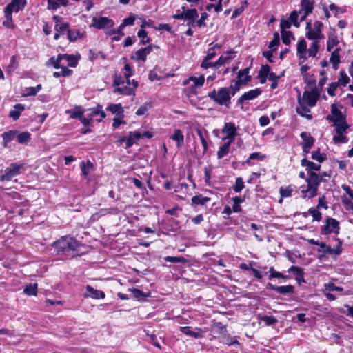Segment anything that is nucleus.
I'll use <instances>...</instances> for the list:
<instances>
[{
	"label": "nucleus",
	"mask_w": 353,
	"mask_h": 353,
	"mask_svg": "<svg viewBox=\"0 0 353 353\" xmlns=\"http://www.w3.org/2000/svg\"><path fill=\"white\" fill-rule=\"evenodd\" d=\"M301 165L303 167H305L308 174L306 179V188H305L304 186L301 187L302 197L308 199L314 198L316 196L318 188L322 181V177L319 176L314 171H319L321 166L320 164L310 161L306 158L301 160Z\"/></svg>",
	"instance_id": "nucleus-1"
},
{
	"label": "nucleus",
	"mask_w": 353,
	"mask_h": 353,
	"mask_svg": "<svg viewBox=\"0 0 353 353\" xmlns=\"http://www.w3.org/2000/svg\"><path fill=\"white\" fill-rule=\"evenodd\" d=\"M80 245L81 243L74 238L69 236H65L53 242L52 246L56 249L57 252H60L74 251L80 246Z\"/></svg>",
	"instance_id": "nucleus-2"
},
{
	"label": "nucleus",
	"mask_w": 353,
	"mask_h": 353,
	"mask_svg": "<svg viewBox=\"0 0 353 353\" xmlns=\"http://www.w3.org/2000/svg\"><path fill=\"white\" fill-rule=\"evenodd\" d=\"M208 96L219 105H225L228 106V104L230 103L231 96L229 88H221L217 92L214 89L212 92L208 93Z\"/></svg>",
	"instance_id": "nucleus-3"
},
{
	"label": "nucleus",
	"mask_w": 353,
	"mask_h": 353,
	"mask_svg": "<svg viewBox=\"0 0 353 353\" xmlns=\"http://www.w3.org/2000/svg\"><path fill=\"white\" fill-rule=\"evenodd\" d=\"M182 12L177 10V12L172 15V18L178 20H186L188 26H193L196 19L199 17V13L196 8H186L185 6L181 7Z\"/></svg>",
	"instance_id": "nucleus-4"
},
{
	"label": "nucleus",
	"mask_w": 353,
	"mask_h": 353,
	"mask_svg": "<svg viewBox=\"0 0 353 353\" xmlns=\"http://www.w3.org/2000/svg\"><path fill=\"white\" fill-rule=\"evenodd\" d=\"M334 131L336 134L333 137V141L335 144L338 143H346L349 139L346 136L347 130L350 128V125L346 121L339 123L337 125H334Z\"/></svg>",
	"instance_id": "nucleus-5"
},
{
	"label": "nucleus",
	"mask_w": 353,
	"mask_h": 353,
	"mask_svg": "<svg viewBox=\"0 0 353 353\" xmlns=\"http://www.w3.org/2000/svg\"><path fill=\"white\" fill-rule=\"evenodd\" d=\"M158 235L163 234L166 235L174 236L180 232L181 227L178 222H158Z\"/></svg>",
	"instance_id": "nucleus-6"
},
{
	"label": "nucleus",
	"mask_w": 353,
	"mask_h": 353,
	"mask_svg": "<svg viewBox=\"0 0 353 353\" xmlns=\"http://www.w3.org/2000/svg\"><path fill=\"white\" fill-rule=\"evenodd\" d=\"M23 164L11 163L4 170V174L0 175V181H8L13 177L20 174V170L22 168Z\"/></svg>",
	"instance_id": "nucleus-7"
},
{
	"label": "nucleus",
	"mask_w": 353,
	"mask_h": 353,
	"mask_svg": "<svg viewBox=\"0 0 353 353\" xmlns=\"http://www.w3.org/2000/svg\"><path fill=\"white\" fill-rule=\"evenodd\" d=\"M320 93L318 90L312 89L310 91H304L303 97L301 99L303 101V103L307 104L309 107H314L316 105Z\"/></svg>",
	"instance_id": "nucleus-8"
},
{
	"label": "nucleus",
	"mask_w": 353,
	"mask_h": 353,
	"mask_svg": "<svg viewBox=\"0 0 353 353\" xmlns=\"http://www.w3.org/2000/svg\"><path fill=\"white\" fill-rule=\"evenodd\" d=\"M326 120L333 122V125L346 121L345 116L343 115L341 111L337 108L336 104H332L331 105V114L326 117Z\"/></svg>",
	"instance_id": "nucleus-9"
},
{
	"label": "nucleus",
	"mask_w": 353,
	"mask_h": 353,
	"mask_svg": "<svg viewBox=\"0 0 353 353\" xmlns=\"http://www.w3.org/2000/svg\"><path fill=\"white\" fill-rule=\"evenodd\" d=\"M154 48H157L154 44L149 45L145 48H141L137 50L133 54H132L130 59L134 61H145L147 59V56L152 51Z\"/></svg>",
	"instance_id": "nucleus-10"
},
{
	"label": "nucleus",
	"mask_w": 353,
	"mask_h": 353,
	"mask_svg": "<svg viewBox=\"0 0 353 353\" xmlns=\"http://www.w3.org/2000/svg\"><path fill=\"white\" fill-rule=\"evenodd\" d=\"M92 23L91 26L94 27L97 29L101 30L103 29L105 27L112 28L114 25V23L112 19H109L107 17H93Z\"/></svg>",
	"instance_id": "nucleus-11"
},
{
	"label": "nucleus",
	"mask_w": 353,
	"mask_h": 353,
	"mask_svg": "<svg viewBox=\"0 0 353 353\" xmlns=\"http://www.w3.org/2000/svg\"><path fill=\"white\" fill-rule=\"evenodd\" d=\"M322 27L323 23L319 21H316L314 24V28L307 31L306 37L310 40L323 39V35L321 33Z\"/></svg>",
	"instance_id": "nucleus-12"
},
{
	"label": "nucleus",
	"mask_w": 353,
	"mask_h": 353,
	"mask_svg": "<svg viewBox=\"0 0 353 353\" xmlns=\"http://www.w3.org/2000/svg\"><path fill=\"white\" fill-rule=\"evenodd\" d=\"M27 5L26 0H11V1L6 6L4 10L9 13L19 12L23 10Z\"/></svg>",
	"instance_id": "nucleus-13"
},
{
	"label": "nucleus",
	"mask_w": 353,
	"mask_h": 353,
	"mask_svg": "<svg viewBox=\"0 0 353 353\" xmlns=\"http://www.w3.org/2000/svg\"><path fill=\"white\" fill-rule=\"evenodd\" d=\"M262 90L260 88H256L245 92L237 100V103L241 105V109L243 108V103L247 100H253L261 95Z\"/></svg>",
	"instance_id": "nucleus-14"
},
{
	"label": "nucleus",
	"mask_w": 353,
	"mask_h": 353,
	"mask_svg": "<svg viewBox=\"0 0 353 353\" xmlns=\"http://www.w3.org/2000/svg\"><path fill=\"white\" fill-rule=\"evenodd\" d=\"M222 132L226 134V136L223 138V141L228 139V141L233 142L236 134V128L234 123L232 122L225 123L222 129Z\"/></svg>",
	"instance_id": "nucleus-15"
},
{
	"label": "nucleus",
	"mask_w": 353,
	"mask_h": 353,
	"mask_svg": "<svg viewBox=\"0 0 353 353\" xmlns=\"http://www.w3.org/2000/svg\"><path fill=\"white\" fill-rule=\"evenodd\" d=\"M52 19L54 21V29L56 32L60 33V34H64L65 32H68V30L70 29V23L68 22H63V19L58 16V15H54L52 17Z\"/></svg>",
	"instance_id": "nucleus-16"
},
{
	"label": "nucleus",
	"mask_w": 353,
	"mask_h": 353,
	"mask_svg": "<svg viewBox=\"0 0 353 353\" xmlns=\"http://www.w3.org/2000/svg\"><path fill=\"white\" fill-rule=\"evenodd\" d=\"M84 298H92L94 299H103L105 298V293L99 290H96L92 286L88 285L85 288V292L83 294Z\"/></svg>",
	"instance_id": "nucleus-17"
},
{
	"label": "nucleus",
	"mask_w": 353,
	"mask_h": 353,
	"mask_svg": "<svg viewBox=\"0 0 353 353\" xmlns=\"http://www.w3.org/2000/svg\"><path fill=\"white\" fill-rule=\"evenodd\" d=\"M298 103L299 105L296 108V113L308 120H312L313 118L312 115L307 114L310 112V110L306 106L307 104L303 103V101L301 100V97H298Z\"/></svg>",
	"instance_id": "nucleus-18"
},
{
	"label": "nucleus",
	"mask_w": 353,
	"mask_h": 353,
	"mask_svg": "<svg viewBox=\"0 0 353 353\" xmlns=\"http://www.w3.org/2000/svg\"><path fill=\"white\" fill-rule=\"evenodd\" d=\"M232 58L228 56H223L221 55L218 60H216L215 62H210L209 63H201V67L203 69H208L209 68H218L220 66L224 65L228 61L230 60Z\"/></svg>",
	"instance_id": "nucleus-19"
},
{
	"label": "nucleus",
	"mask_w": 353,
	"mask_h": 353,
	"mask_svg": "<svg viewBox=\"0 0 353 353\" xmlns=\"http://www.w3.org/2000/svg\"><path fill=\"white\" fill-rule=\"evenodd\" d=\"M252 77H247L246 78H243V81H232L231 85L229 87L230 90H231L230 94L232 96H234V94L239 91L241 85H245L248 84L250 81H251Z\"/></svg>",
	"instance_id": "nucleus-20"
},
{
	"label": "nucleus",
	"mask_w": 353,
	"mask_h": 353,
	"mask_svg": "<svg viewBox=\"0 0 353 353\" xmlns=\"http://www.w3.org/2000/svg\"><path fill=\"white\" fill-rule=\"evenodd\" d=\"M339 222H325V225L321 229V234H338L339 230Z\"/></svg>",
	"instance_id": "nucleus-21"
},
{
	"label": "nucleus",
	"mask_w": 353,
	"mask_h": 353,
	"mask_svg": "<svg viewBox=\"0 0 353 353\" xmlns=\"http://www.w3.org/2000/svg\"><path fill=\"white\" fill-rule=\"evenodd\" d=\"M287 272L288 273L292 272L294 274V278L299 284L305 282L304 272L303 268L293 265L290 267Z\"/></svg>",
	"instance_id": "nucleus-22"
},
{
	"label": "nucleus",
	"mask_w": 353,
	"mask_h": 353,
	"mask_svg": "<svg viewBox=\"0 0 353 353\" xmlns=\"http://www.w3.org/2000/svg\"><path fill=\"white\" fill-rule=\"evenodd\" d=\"M195 330L196 331L192 330L191 327H190V326H185V327H180V331L187 336H192L195 339L201 338L203 336L202 330L199 327H196Z\"/></svg>",
	"instance_id": "nucleus-23"
},
{
	"label": "nucleus",
	"mask_w": 353,
	"mask_h": 353,
	"mask_svg": "<svg viewBox=\"0 0 353 353\" xmlns=\"http://www.w3.org/2000/svg\"><path fill=\"white\" fill-rule=\"evenodd\" d=\"M196 132L198 136L200 138L201 144L203 147V154L207 152L208 150V141L207 139L208 138V132L205 129L196 128Z\"/></svg>",
	"instance_id": "nucleus-24"
},
{
	"label": "nucleus",
	"mask_w": 353,
	"mask_h": 353,
	"mask_svg": "<svg viewBox=\"0 0 353 353\" xmlns=\"http://www.w3.org/2000/svg\"><path fill=\"white\" fill-rule=\"evenodd\" d=\"M314 0H301V9L299 13L306 12V14H310L314 10Z\"/></svg>",
	"instance_id": "nucleus-25"
},
{
	"label": "nucleus",
	"mask_w": 353,
	"mask_h": 353,
	"mask_svg": "<svg viewBox=\"0 0 353 353\" xmlns=\"http://www.w3.org/2000/svg\"><path fill=\"white\" fill-rule=\"evenodd\" d=\"M106 110L111 112L112 114H116L117 117H119L120 118L124 117V111L121 103H112L107 107Z\"/></svg>",
	"instance_id": "nucleus-26"
},
{
	"label": "nucleus",
	"mask_w": 353,
	"mask_h": 353,
	"mask_svg": "<svg viewBox=\"0 0 353 353\" xmlns=\"http://www.w3.org/2000/svg\"><path fill=\"white\" fill-rule=\"evenodd\" d=\"M25 110V105L21 103H17L14 106V110L10 111L9 117L13 119V121H17L19 119L21 113Z\"/></svg>",
	"instance_id": "nucleus-27"
},
{
	"label": "nucleus",
	"mask_w": 353,
	"mask_h": 353,
	"mask_svg": "<svg viewBox=\"0 0 353 353\" xmlns=\"http://www.w3.org/2000/svg\"><path fill=\"white\" fill-rule=\"evenodd\" d=\"M48 10H57L61 6H67L68 0H47Z\"/></svg>",
	"instance_id": "nucleus-28"
},
{
	"label": "nucleus",
	"mask_w": 353,
	"mask_h": 353,
	"mask_svg": "<svg viewBox=\"0 0 353 353\" xmlns=\"http://www.w3.org/2000/svg\"><path fill=\"white\" fill-rule=\"evenodd\" d=\"M341 51L340 48H336L334 51L332 52L331 56L330 58V61L332 64V68L336 70L339 68V64L340 63V54L339 52Z\"/></svg>",
	"instance_id": "nucleus-29"
},
{
	"label": "nucleus",
	"mask_w": 353,
	"mask_h": 353,
	"mask_svg": "<svg viewBox=\"0 0 353 353\" xmlns=\"http://www.w3.org/2000/svg\"><path fill=\"white\" fill-rule=\"evenodd\" d=\"M324 288L323 291H327V292H338L340 293L341 295H348L349 293L347 292H343L344 290L343 288L336 286L333 282H329L327 283L324 284Z\"/></svg>",
	"instance_id": "nucleus-30"
},
{
	"label": "nucleus",
	"mask_w": 353,
	"mask_h": 353,
	"mask_svg": "<svg viewBox=\"0 0 353 353\" xmlns=\"http://www.w3.org/2000/svg\"><path fill=\"white\" fill-rule=\"evenodd\" d=\"M128 137L127 148L132 147L141 139V132L139 131L130 132Z\"/></svg>",
	"instance_id": "nucleus-31"
},
{
	"label": "nucleus",
	"mask_w": 353,
	"mask_h": 353,
	"mask_svg": "<svg viewBox=\"0 0 353 353\" xmlns=\"http://www.w3.org/2000/svg\"><path fill=\"white\" fill-rule=\"evenodd\" d=\"M270 67L268 65H263L259 70L258 78L260 83L263 84L267 81V77L269 76Z\"/></svg>",
	"instance_id": "nucleus-32"
},
{
	"label": "nucleus",
	"mask_w": 353,
	"mask_h": 353,
	"mask_svg": "<svg viewBox=\"0 0 353 353\" xmlns=\"http://www.w3.org/2000/svg\"><path fill=\"white\" fill-rule=\"evenodd\" d=\"M14 134H15L13 132V130L6 131L1 134V137L3 139L2 145L3 148L9 147V143L12 141L14 140Z\"/></svg>",
	"instance_id": "nucleus-33"
},
{
	"label": "nucleus",
	"mask_w": 353,
	"mask_h": 353,
	"mask_svg": "<svg viewBox=\"0 0 353 353\" xmlns=\"http://www.w3.org/2000/svg\"><path fill=\"white\" fill-rule=\"evenodd\" d=\"M132 292L133 297L139 301H144L147 297L150 296V293H144L138 288L129 289Z\"/></svg>",
	"instance_id": "nucleus-34"
},
{
	"label": "nucleus",
	"mask_w": 353,
	"mask_h": 353,
	"mask_svg": "<svg viewBox=\"0 0 353 353\" xmlns=\"http://www.w3.org/2000/svg\"><path fill=\"white\" fill-rule=\"evenodd\" d=\"M114 92L122 95L132 96L133 97H134L136 95L135 92H134L133 90V88H131L128 85L115 88L114 90Z\"/></svg>",
	"instance_id": "nucleus-35"
},
{
	"label": "nucleus",
	"mask_w": 353,
	"mask_h": 353,
	"mask_svg": "<svg viewBox=\"0 0 353 353\" xmlns=\"http://www.w3.org/2000/svg\"><path fill=\"white\" fill-rule=\"evenodd\" d=\"M170 138L176 142L178 147H181L184 142V136L180 129H175Z\"/></svg>",
	"instance_id": "nucleus-36"
},
{
	"label": "nucleus",
	"mask_w": 353,
	"mask_h": 353,
	"mask_svg": "<svg viewBox=\"0 0 353 353\" xmlns=\"http://www.w3.org/2000/svg\"><path fill=\"white\" fill-rule=\"evenodd\" d=\"M300 137L303 140L302 145H306L307 148H312L314 143V139L311 136L310 133L303 132L301 133Z\"/></svg>",
	"instance_id": "nucleus-37"
},
{
	"label": "nucleus",
	"mask_w": 353,
	"mask_h": 353,
	"mask_svg": "<svg viewBox=\"0 0 353 353\" xmlns=\"http://www.w3.org/2000/svg\"><path fill=\"white\" fill-rule=\"evenodd\" d=\"M339 41L337 37L334 32L328 34V39L327 41V50L330 52L332 48L339 44Z\"/></svg>",
	"instance_id": "nucleus-38"
},
{
	"label": "nucleus",
	"mask_w": 353,
	"mask_h": 353,
	"mask_svg": "<svg viewBox=\"0 0 353 353\" xmlns=\"http://www.w3.org/2000/svg\"><path fill=\"white\" fill-rule=\"evenodd\" d=\"M282 42L285 45H290L292 40H294V36L291 31L281 30Z\"/></svg>",
	"instance_id": "nucleus-39"
},
{
	"label": "nucleus",
	"mask_w": 353,
	"mask_h": 353,
	"mask_svg": "<svg viewBox=\"0 0 353 353\" xmlns=\"http://www.w3.org/2000/svg\"><path fill=\"white\" fill-rule=\"evenodd\" d=\"M31 134L28 131L20 132L17 137V142L19 144H28L31 141Z\"/></svg>",
	"instance_id": "nucleus-40"
},
{
	"label": "nucleus",
	"mask_w": 353,
	"mask_h": 353,
	"mask_svg": "<svg viewBox=\"0 0 353 353\" xmlns=\"http://www.w3.org/2000/svg\"><path fill=\"white\" fill-rule=\"evenodd\" d=\"M4 16L6 17V20L3 21L2 25L8 28L13 29L15 28V25L13 22L12 19V14L9 13L8 11L4 10Z\"/></svg>",
	"instance_id": "nucleus-41"
},
{
	"label": "nucleus",
	"mask_w": 353,
	"mask_h": 353,
	"mask_svg": "<svg viewBox=\"0 0 353 353\" xmlns=\"http://www.w3.org/2000/svg\"><path fill=\"white\" fill-rule=\"evenodd\" d=\"M89 59L91 61H94L97 59H105L106 55L102 51H95L92 49L89 50Z\"/></svg>",
	"instance_id": "nucleus-42"
},
{
	"label": "nucleus",
	"mask_w": 353,
	"mask_h": 353,
	"mask_svg": "<svg viewBox=\"0 0 353 353\" xmlns=\"http://www.w3.org/2000/svg\"><path fill=\"white\" fill-rule=\"evenodd\" d=\"M231 143V141H228L219 148L217 152L218 159H222L229 153Z\"/></svg>",
	"instance_id": "nucleus-43"
},
{
	"label": "nucleus",
	"mask_w": 353,
	"mask_h": 353,
	"mask_svg": "<svg viewBox=\"0 0 353 353\" xmlns=\"http://www.w3.org/2000/svg\"><path fill=\"white\" fill-rule=\"evenodd\" d=\"M59 59L67 60L69 62L68 65L70 67H72V68L76 67L78 63V61L74 55H70V54H59Z\"/></svg>",
	"instance_id": "nucleus-44"
},
{
	"label": "nucleus",
	"mask_w": 353,
	"mask_h": 353,
	"mask_svg": "<svg viewBox=\"0 0 353 353\" xmlns=\"http://www.w3.org/2000/svg\"><path fill=\"white\" fill-rule=\"evenodd\" d=\"M276 292L283 295L291 294L294 292V287L292 285L278 286Z\"/></svg>",
	"instance_id": "nucleus-45"
},
{
	"label": "nucleus",
	"mask_w": 353,
	"mask_h": 353,
	"mask_svg": "<svg viewBox=\"0 0 353 353\" xmlns=\"http://www.w3.org/2000/svg\"><path fill=\"white\" fill-rule=\"evenodd\" d=\"M137 36L141 39L139 41V45H145L151 41V39L148 36V32L144 29H139Z\"/></svg>",
	"instance_id": "nucleus-46"
},
{
	"label": "nucleus",
	"mask_w": 353,
	"mask_h": 353,
	"mask_svg": "<svg viewBox=\"0 0 353 353\" xmlns=\"http://www.w3.org/2000/svg\"><path fill=\"white\" fill-rule=\"evenodd\" d=\"M139 17L134 13H130L129 16L125 18L121 23V28H125L127 26H132L134 23V21L139 19Z\"/></svg>",
	"instance_id": "nucleus-47"
},
{
	"label": "nucleus",
	"mask_w": 353,
	"mask_h": 353,
	"mask_svg": "<svg viewBox=\"0 0 353 353\" xmlns=\"http://www.w3.org/2000/svg\"><path fill=\"white\" fill-rule=\"evenodd\" d=\"M68 39L70 41H75L78 38H81L83 34H81L78 29H69L67 33Z\"/></svg>",
	"instance_id": "nucleus-48"
},
{
	"label": "nucleus",
	"mask_w": 353,
	"mask_h": 353,
	"mask_svg": "<svg viewBox=\"0 0 353 353\" xmlns=\"http://www.w3.org/2000/svg\"><path fill=\"white\" fill-rule=\"evenodd\" d=\"M259 319L265 324L267 326H270L276 323H277L278 320L276 317L273 316H267V315H259Z\"/></svg>",
	"instance_id": "nucleus-49"
},
{
	"label": "nucleus",
	"mask_w": 353,
	"mask_h": 353,
	"mask_svg": "<svg viewBox=\"0 0 353 353\" xmlns=\"http://www.w3.org/2000/svg\"><path fill=\"white\" fill-rule=\"evenodd\" d=\"M312 159L321 163L327 159V156L325 153H321L320 148H318L312 152Z\"/></svg>",
	"instance_id": "nucleus-50"
},
{
	"label": "nucleus",
	"mask_w": 353,
	"mask_h": 353,
	"mask_svg": "<svg viewBox=\"0 0 353 353\" xmlns=\"http://www.w3.org/2000/svg\"><path fill=\"white\" fill-rule=\"evenodd\" d=\"M308 214H312V216L313 217L312 221H321V219L322 218L321 213L319 212V210H318L317 208H312L309 210L308 212L303 213V217L306 218Z\"/></svg>",
	"instance_id": "nucleus-51"
},
{
	"label": "nucleus",
	"mask_w": 353,
	"mask_h": 353,
	"mask_svg": "<svg viewBox=\"0 0 353 353\" xmlns=\"http://www.w3.org/2000/svg\"><path fill=\"white\" fill-rule=\"evenodd\" d=\"M210 200V198L203 196L201 194H200V195L194 196L192 198V203L193 205H203L205 203H206L208 201H209Z\"/></svg>",
	"instance_id": "nucleus-52"
},
{
	"label": "nucleus",
	"mask_w": 353,
	"mask_h": 353,
	"mask_svg": "<svg viewBox=\"0 0 353 353\" xmlns=\"http://www.w3.org/2000/svg\"><path fill=\"white\" fill-rule=\"evenodd\" d=\"M80 168L82 174L86 176L89 174L90 170L93 168V164L90 161H88L86 163L82 161L80 164Z\"/></svg>",
	"instance_id": "nucleus-53"
},
{
	"label": "nucleus",
	"mask_w": 353,
	"mask_h": 353,
	"mask_svg": "<svg viewBox=\"0 0 353 353\" xmlns=\"http://www.w3.org/2000/svg\"><path fill=\"white\" fill-rule=\"evenodd\" d=\"M61 68L62 69L61 71L54 72L53 73L54 77H55V78H58L60 77H70L73 73V71L72 70L68 69L66 67H61Z\"/></svg>",
	"instance_id": "nucleus-54"
},
{
	"label": "nucleus",
	"mask_w": 353,
	"mask_h": 353,
	"mask_svg": "<svg viewBox=\"0 0 353 353\" xmlns=\"http://www.w3.org/2000/svg\"><path fill=\"white\" fill-rule=\"evenodd\" d=\"M280 43V37L277 32L273 34V39L269 43V48L270 50L275 51Z\"/></svg>",
	"instance_id": "nucleus-55"
},
{
	"label": "nucleus",
	"mask_w": 353,
	"mask_h": 353,
	"mask_svg": "<svg viewBox=\"0 0 353 353\" xmlns=\"http://www.w3.org/2000/svg\"><path fill=\"white\" fill-rule=\"evenodd\" d=\"M23 292L28 296H34L37 293V283L29 284L23 290Z\"/></svg>",
	"instance_id": "nucleus-56"
},
{
	"label": "nucleus",
	"mask_w": 353,
	"mask_h": 353,
	"mask_svg": "<svg viewBox=\"0 0 353 353\" xmlns=\"http://www.w3.org/2000/svg\"><path fill=\"white\" fill-rule=\"evenodd\" d=\"M294 188L292 185H290L285 188L281 187L279 189V193L281 197H289L292 195Z\"/></svg>",
	"instance_id": "nucleus-57"
},
{
	"label": "nucleus",
	"mask_w": 353,
	"mask_h": 353,
	"mask_svg": "<svg viewBox=\"0 0 353 353\" xmlns=\"http://www.w3.org/2000/svg\"><path fill=\"white\" fill-rule=\"evenodd\" d=\"M165 261L166 262H170L174 263H186L188 261L185 259L183 256H166L165 258Z\"/></svg>",
	"instance_id": "nucleus-58"
},
{
	"label": "nucleus",
	"mask_w": 353,
	"mask_h": 353,
	"mask_svg": "<svg viewBox=\"0 0 353 353\" xmlns=\"http://www.w3.org/2000/svg\"><path fill=\"white\" fill-rule=\"evenodd\" d=\"M244 187L243 178L241 176L236 178L235 184L233 186L234 191L236 193L241 192Z\"/></svg>",
	"instance_id": "nucleus-59"
},
{
	"label": "nucleus",
	"mask_w": 353,
	"mask_h": 353,
	"mask_svg": "<svg viewBox=\"0 0 353 353\" xmlns=\"http://www.w3.org/2000/svg\"><path fill=\"white\" fill-rule=\"evenodd\" d=\"M319 48V42L317 41H313L310 48L308 49V56L314 57H316V54L318 53Z\"/></svg>",
	"instance_id": "nucleus-60"
},
{
	"label": "nucleus",
	"mask_w": 353,
	"mask_h": 353,
	"mask_svg": "<svg viewBox=\"0 0 353 353\" xmlns=\"http://www.w3.org/2000/svg\"><path fill=\"white\" fill-rule=\"evenodd\" d=\"M216 55V52L214 48H210L208 50L207 55L205 57L201 63H209L211 59H212Z\"/></svg>",
	"instance_id": "nucleus-61"
},
{
	"label": "nucleus",
	"mask_w": 353,
	"mask_h": 353,
	"mask_svg": "<svg viewBox=\"0 0 353 353\" xmlns=\"http://www.w3.org/2000/svg\"><path fill=\"white\" fill-rule=\"evenodd\" d=\"M139 19L141 21L140 29H145L146 27L152 28L155 29L154 21L152 19L146 20L145 18L139 17Z\"/></svg>",
	"instance_id": "nucleus-62"
},
{
	"label": "nucleus",
	"mask_w": 353,
	"mask_h": 353,
	"mask_svg": "<svg viewBox=\"0 0 353 353\" xmlns=\"http://www.w3.org/2000/svg\"><path fill=\"white\" fill-rule=\"evenodd\" d=\"M349 81H350V78L346 74L345 72L343 70H341L340 72V77L339 78V81L337 83H339V84L340 83L341 85H342L343 86L345 87L347 85V84L349 83Z\"/></svg>",
	"instance_id": "nucleus-63"
},
{
	"label": "nucleus",
	"mask_w": 353,
	"mask_h": 353,
	"mask_svg": "<svg viewBox=\"0 0 353 353\" xmlns=\"http://www.w3.org/2000/svg\"><path fill=\"white\" fill-rule=\"evenodd\" d=\"M124 83H125V80H124L123 77L121 74L115 73L114 75V80H113L112 85L114 87L117 88L119 85H123Z\"/></svg>",
	"instance_id": "nucleus-64"
}]
</instances>
